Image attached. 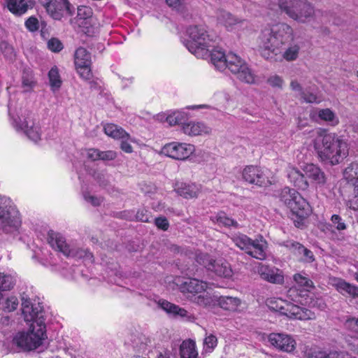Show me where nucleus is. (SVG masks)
I'll return each mask as SVG.
<instances>
[{
  "label": "nucleus",
  "instance_id": "41",
  "mask_svg": "<svg viewBox=\"0 0 358 358\" xmlns=\"http://www.w3.org/2000/svg\"><path fill=\"white\" fill-rule=\"evenodd\" d=\"M318 117L327 122L330 126L335 127L339 123V118L336 114L329 108L321 109L318 111Z\"/></svg>",
  "mask_w": 358,
  "mask_h": 358
},
{
  "label": "nucleus",
  "instance_id": "32",
  "mask_svg": "<svg viewBox=\"0 0 358 358\" xmlns=\"http://www.w3.org/2000/svg\"><path fill=\"white\" fill-rule=\"evenodd\" d=\"M210 60L215 67L222 71L226 69L227 55L222 50L221 48H216L212 50L210 54Z\"/></svg>",
  "mask_w": 358,
  "mask_h": 358
},
{
  "label": "nucleus",
  "instance_id": "28",
  "mask_svg": "<svg viewBox=\"0 0 358 358\" xmlns=\"http://www.w3.org/2000/svg\"><path fill=\"white\" fill-rule=\"evenodd\" d=\"M175 190L185 199H192L197 197L200 192V187L194 183L177 182Z\"/></svg>",
  "mask_w": 358,
  "mask_h": 358
},
{
  "label": "nucleus",
  "instance_id": "21",
  "mask_svg": "<svg viewBox=\"0 0 358 358\" xmlns=\"http://www.w3.org/2000/svg\"><path fill=\"white\" fill-rule=\"evenodd\" d=\"M182 131L190 136L209 134L211 128L202 122H189L182 126Z\"/></svg>",
  "mask_w": 358,
  "mask_h": 358
},
{
  "label": "nucleus",
  "instance_id": "7",
  "mask_svg": "<svg viewBox=\"0 0 358 358\" xmlns=\"http://www.w3.org/2000/svg\"><path fill=\"white\" fill-rule=\"evenodd\" d=\"M226 69L236 76L240 81L254 85L256 83V76L248 66V64L236 54L230 52L227 55Z\"/></svg>",
  "mask_w": 358,
  "mask_h": 358
},
{
  "label": "nucleus",
  "instance_id": "12",
  "mask_svg": "<svg viewBox=\"0 0 358 358\" xmlns=\"http://www.w3.org/2000/svg\"><path fill=\"white\" fill-rule=\"evenodd\" d=\"M74 64L77 73L84 80L92 78L91 53L85 48L80 47L74 53Z\"/></svg>",
  "mask_w": 358,
  "mask_h": 358
},
{
  "label": "nucleus",
  "instance_id": "3",
  "mask_svg": "<svg viewBox=\"0 0 358 358\" xmlns=\"http://www.w3.org/2000/svg\"><path fill=\"white\" fill-rule=\"evenodd\" d=\"M278 197L284 205L290 209L294 225L298 228L301 227L303 220L310 211L308 203L294 189L288 187L280 190Z\"/></svg>",
  "mask_w": 358,
  "mask_h": 358
},
{
  "label": "nucleus",
  "instance_id": "42",
  "mask_svg": "<svg viewBox=\"0 0 358 358\" xmlns=\"http://www.w3.org/2000/svg\"><path fill=\"white\" fill-rule=\"evenodd\" d=\"M300 98L306 103H319L322 101V97L318 94L316 90L307 87L304 90Z\"/></svg>",
  "mask_w": 358,
  "mask_h": 358
},
{
  "label": "nucleus",
  "instance_id": "14",
  "mask_svg": "<svg viewBox=\"0 0 358 358\" xmlns=\"http://www.w3.org/2000/svg\"><path fill=\"white\" fill-rule=\"evenodd\" d=\"M242 178L249 184L259 187L268 186L271 184L264 170L262 168L250 165L246 166L242 171Z\"/></svg>",
  "mask_w": 358,
  "mask_h": 358
},
{
  "label": "nucleus",
  "instance_id": "5",
  "mask_svg": "<svg viewBox=\"0 0 358 358\" xmlns=\"http://www.w3.org/2000/svg\"><path fill=\"white\" fill-rule=\"evenodd\" d=\"M45 338V326L31 324L29 331L17 333L13 343L20 350L28 352L38 348Z\"/></svg>",
  "mask_w": 358,
  "mask_h": 358
},
{
  "label": "nucleus",
  "instance_id": "19",
  "mask_svg": "<svg viewBox=\"0 0 358 358\" xmlns=\"http://www.w3.org/2000/svg\"><path fill=\"white\" fill-rule=\"evenodd\" d=\"M258 273L262 279L271 283L282 284L284 282L282 271L275 267L261 264L258 267Z\"/></svg>",
  "mask_w": 358,
  "mask_h": 358
},
{
  "label": "nucleus",
  "instance_id": "36",
  "mask_svg": "<svg viewBox=\"0 0 358 358\" xmlns=\"http://www.w3.org/2000/svg\"><path fill=\"white\" fill-rule=\"evenodd\" d=\"M334 285L336 289L341 294H348L352 296H358V287L347 282L343 279L335 280Z\"/></svg>",
  "mask_w": 358,
  "mask_h": 358
},
{
  "label": "nucleus",
  "instance_id": "49",
  "mask_svg": "<svg viewBox=\"0 0 358 358\" xmlns=\"http://www.w3.org/2000/svg\"><path fill=\"white\" fill-rule=\"evenodd\" d=\"M19 305L18 299L15 296H8L1 302L2 309L5 312H12L17 309Z\"/></svg>",
  "mask_w": 358,
  "mask_h": 358
},
{
  "label": "nucleus",
  "instance_id": "22",
  "mask_svg": "<svg viewBox=\"0 0 358 358\" xmlns=\"http://www.w3.org/2000/svg\"><path fill=\"white\" fill-rule=\"evenodd\" d=\"M48 241L50 246L62 252L65 256L70 254V246L66 243L62 235L54 231H50L48 235Z\"/></svg>",
  "mask_w": 358,
  "mask_h": 358
},
{
  "label": "nucleus",
  "instance_id": "60",
  "mask_svg": "<svg viewBox=\"0 0 358 358\" xmlns=\"http://www.w3.org/2000/svg\"><path fill=\"white\" fill-rule=\"evenodd\" d=\"M100 157L99 160L110 161L117 157V153L113 150L100 151Z\"/></svg>",
  "mask_w": 358,
  "mask_h": 358
},
{
  "label": "nucleus",
  "instance_id": "1",
  "mask_svg": "<svg viewBox=\"0 0 358 358\" xmlns=\"http://www.w3.org/2000/svg\"><path fill=\"white\" fill-rule=\"evenodd\" d=\"M314 148L320 161L331 166L340 164L348 155L347 141L336 133H320Z\"/></svg>",
  "mask_w": 358,
  "mask_h": 358
},
{
  "label": "nucleus",
  "instance_id": "26",
  "mask_svg": "<svg viewBox=\"0 0 358 358\" xmlns=\"http://www.w3.org/2000/svg\"><path fill=\"white\" fill-rule=\"evenodd\" d=\"M287 178L289 182L299 189L306 190L308 188L309 184L306 177L298 169L289 167Z\"/></svg>",
  "mask_w": 358,
  "mask_h": 358
},
{
  "label": "nucleus",
  "instance_id": "29",
  "mask_svg": "<svg viewBox=\"0 0 358 358\" xmlns=\"http://www.w3.org/2000/svg\"><path fill=\"white\" fill-rule=\"evenodd\" d=\"M218 277L229 278L233 275L231 265L224 259H215L210 271Z\"/></svg>",
  "mask_w": 358,
  "mask_h": 358
},
{
  "label": "nucleus",
  "instance_id": "48",
  "mask_svg": "<svg viewBox=\"0 0 358 358\" xmlns=\"http://www.w3.org/2000/svg\"><path fill=\"white\" fill-rule=\"evenodd\" d=\"M294 280L299 287L303 288L304 290L309 292L313 287V282L306 276L301 273H296L294 275Z\"/></svg>",
  "mask_w": 358,
  "mask_h": 358
},
{
  "label": "nucleus",
  "instance_id": "51",
  "mask_svg": "<svg viewBox=\"0 0 358 358\" xmlns=\"http://www.w3.org/2000/svg\"><path fill=\"white\" fill-rule=\"evenodd\" d=\"M344 327L348 331L358 335V317H348L344 322Z\"/></svg>",
  "mask_w": 358,
  "mask_h": 358
},
{
  "label": "nucleus",
  "instance_id": "6",
  "mask_svg": "<svg viewBox=\"0 0 358 358\" xmlns=\"http://www.w3.org/2000/svg\"><path fill=\"white\" fill-rule=\"evenodd\" d=\"M233 243L248 255L259 260L266 257L267 243L262 236L252 239L243 234H236L231 236Z\"/></svg>",
  "mask_w": 358,
  "mask_h": 358
},
{
  "label": "nucleus",
  "instance_id": "64",
  "mask_svg": "<svg viewBox=\"0 0 358 358\" xmlns=\"http://www.w3.org/2000/svg\"><path fill=\"white\" fill-rule=\"evenodd\" d=\"M100 150L98 149L91 148L87 150V157L88 159L96 161L99 160L100 157Z\"/></svg>",
  "mask_w": 358,
  "mask_h": 358
},
{
  "label": "nucleus",
  "instance_id": "50",
  "mask_svg": "<svg viewBox=\"0 0 358 358\" xmlns=\"http://www.w3.org/2000/svg\"><path fill=\"white\" fill-rule=\"evenodd\" d=\"M186 118L185 113L180 111H175L166 117V122L171 126L180 124Z\"/></svg>",
  "mask_w": 358,
  "mask_h": 358
},
{
  "label": "nucleus",
  "instance_id": "52",
  "mask_svg": "<svg viewBox=\"0 0 358 358\" xmlns=\"http://www.w3.org/2000/svg\"><path fill=\"white\" fill-rule=\"evenodd\" d=\"M217 339L215 335L212 334H210L209 335H206V338H204L203 341V345L206 350L208 349L209 351L210 352L217 346Z\"/></svg>",
  "mask_w": 358,
  "mask_h": 358
},
{
  "label": "nucleus",
  "instance_id": "53",
  "mask_svg": "<svg viewBox=\"0 0 358 358\" xmlns=\"http://www.w3.org/2000/svg\"><path fill=\"white\" fill-rule=\"evenodd\" d=\"M48 48L52 52H59L63 49L64 46L59 39L52 38L48 41Z\"/></svg>",
  "mask_w": 358,
  "mask_h": 358
},
{
  "label": "nucleus",
  "instance_id": "23",
  "mask_svg": "<svg viewBox=\"0 0 358 358\" xmlns=\"http://www.w3.org/2000/svg\"><path fill=\"white\" fill-rule=\"evenodd\" d=\"M72 6L68 0H55L51 8L48 9V13L55 20H60L64 12L71 15L73 13Z\"/></svg>",
  "mask_w": 358,
  "mask_h": 358
},
{
  "label": "nucleus",
  "instance_id": "37",
  "mask_svg": "<svg viewBox=\"0 0 358 358\" xmlns=\"http://www.w3.org/2000/svg\"><path fill=\"white\" fill-rule=\"evenodd\" d=\"M344 178L352 185H358V161L353 162L344 170Z\"/></svg>",
  "mask_w": 358,
  "mask_h": 358
},
{
  "label": "nucleus",
  "instance_id": "2",
  "mask_svg": "<svg viewBox=\"0 0 358 358\" xmlns=\"http://www.w3.org/2000/svg\"><path fill=\"white\" fill-rule=\"evenodd\" d=\"M278 7L282 13L299 24L315 22L317 15L323 14L308 0H278Z\"/></svg>",
  "mask_w": 358,
  "mask_h": 358
},
{
  "label": "nucleus",
  "instance_id": "59",
  "mask_svg": "<svg viewBox=\"0 0 358 358\" xmlns=\"http://www.w3.org/2000/svg\"><path fill=\"white\" fill-rule=\"evenodd\" d=\"M136 218L143 222H149L152 216L146 209H141L136 213Z\"/></svg>",
  "mask_w": 358,
  "mask_h": 358
},
{
  "label": "nucleus",
  "instance_id": "39",
  "mask_svg": "<svg viewBox=\"0 0 358 358\" xmlns=\"http://www.w3.org/2000/svg\"><path fill=\"white\" fill-rule=\"evenodd\" d=\"M158 306L169 314L180 315L182 317H185L187 314L186 310L181 308L178 306L171 303L166 300H159L158 301Z\"/></svg>",
  "mask_w": 358,
  "mask_h": 358
},
{
  "label": "nucleus",
  "instance_id": "44",
  "mask_svg": "<svg viewBox=\"0 0 358 358\" xmlns=\"http://www.w3.org/2000/svg\"><path fill=\"white\" fill-rule=\"evenodd\" d=\"M68 257L83 259L84 261L91 263L94 261L93 255L87 250L82 248H70V254Z\"/></svg>",
  "mask_w": 358,
  "mask_h": 358
},
{
  "label": "nucleus",
  "instance_id": "13",
  "mask_svg": "<svg viewBox=\"0 0 358 358\" xmlns=\"http://www.w3.org/2000/svg\"><path fill=\"white\" fill-rule=\"evenodd\" d=\"M75 24L81 28V31L87 35L95 33L97 29L96 19L93 17L92 9L86 6L78 7Z\"/></svg>",
  "mask_w": 358,
  "mask_h": 358
},
{
  "label": "nucleus",
  "instance_id": "24",
  "mask_svg": "<svg viewBox=\"0 0 358 358\" xmlns=\"http://www.w3.org/2000/svg\"><path fill=\"white\" fill-rule=\"evenodd\" d=\"M217 18L220 24L226 27L227 30H233L238 25L243 24L245 20L239 19L228 11L220 9L217 12Z\"/></svg>",
  "mask_w": 358,
  "mask_h": 358
},
{
  "label": "nucleus",
  "instance_id": "35",
  "mask_svg": "<svg viewBox=\"0 0 358 358\" xmlns=\"http://www.w3.org/2000/svg\"><path fill=\"white\" fill-rule=\"evenodd\" d=\"M181 358H198L196 343L192 340L184 341L180 345Z\"/></svg>",
  "mask_w": 358,
  "mask_h": 358
},
{
  "label": "nucleus",
  "instance_id": "11",
  "mask_svg": "<svg viewBox=\"0 0 358 358\" xmlns=\"http://www.w3.org/2000/svg\"><path fill=\"white\" fill-rule=\"evenodd\" d=\"M22 314L26 322H33L31 324L45 326V313L40 303H33L29 299H22Z\"/></svg>",
  "mask_w": 358,
  "mask_h": 358
},
{
  "label": "nucleus",
  "instance_id": "61",
  "mask_svg": "<svg viewBox=\"0 0 358 358\" xmlns=\"http://www.w3.org/2000/svg\"><path fill=\"white\" fill-rule=\"evenodd\" d=\"M83 196L87 202L90 203L94 206H98L102 202L101 198L90 195L88 193H84Z\"/></svg>",
  "mask_w": 358,
  "mask_h": 358
},
{
  "label": "nucleus",
  "instance_id": "34",
  "mask_svg": "<svg viewBox=\"0 0 358 358\" xmlns=\"http://www.w3.org/2000/svg\"><path fill=\"white\" fill-rule=\"evenodd\" d=\"M104 132L108 136L117 139H129L130 136L122 128L114 124H106L104 127Z\"/></svg>",
  "mask_w": 358,
  "mask_h": 358
},
{
  "label": "nucleus",
  "instance_id": "57",
  "mask_svg": "<svg viewBox=\"0 0 358 358\" xmlns=\"http://www.w3.org/2000/svg\"><path fill=\"white\" fill-rule=\"evenodd\" d=\"M334 227L338 231L346 229V224L343 220L338 215H333L331 219Z\"/></svg>",
  "mask_w": 358,
  "mask_h": 358
},
{
  "label": "nucleus",
  "instance_id": "10",
  "mask_svg": "<svg viewBox=\"0 0 358 358\" xmlns=\"http://www.w3.org/2000/svg\"><path fill=\"white\" fill-rule=\"evenodd\" d=\"M195 152L194 145L186 143L171 142L162 148V153L176 160H187Z\"/></svg>",
  "mask_w": 358,
  "mask_h": 358
},
{
  "label": "nucleus",
  "instance_id": "18",
  "mask_svg": "<svg viewBox=\"0 0 358 358\" xmlns=\"http://www.w3.org/2000/svg\"><path fill=\"white\" fill-rule=\"evenodd\" d=\"M282 315L289 318L301 320H315L316 318L315 314L313 311L287 302L285 303Z\"/></svg>",
  "mask_w": 358,
  "mask_h": 358
},
{
  "label": "nucleus",
  "instance_id": "45",
  "mask_svg": "<svg viewBox=\"0 0 358 358\" xmlns=\"http://www.w3.org/2000/svg\"><path fill=\"white\" fill-rule=\"evenodd\" d=\"M195 260L210 271L215 259L207 253L199 252L196 254Z\"/></svg>",
  "mask_w": 358,
  "mask_h": 358
},
{
  "label": "nucleus",
  "instance_id": "25",
  "mask_svg": "<svg viewBox=\"0 0 358 358\" xmlns=\"http://www.w3.org/2000/svg\"><path fill=\"white\" fill-rule=\"evenodd\" d=\"M303 171L306 176L317 185L324 186L327 183L326 175L319 166L312 164H307Z\"/></svg>",
  "mask_w": 358,
  "mask_h": 358
},
{
  "label": "nucleus",
  "instance_id": "46",
  "mask_svg": "<svg viewBox=\"0 0 358 358\" xmlns=\"http://www.w3.org/2000/svg\"><path fill=\"white\" fill-rule=\"evenodd\" d=\"M22 85L24 92H29L35 87L36 80L31 71H24L22 78Z\"/></svg>",
  "mask_w": 358,
  "mask_h": 358
},
{
  "label": "nucleus",
  "instance_id": "58",
  "mask_svg": "<svg viewBox=\"0 0 358 358\" xmlns=\"http://www.w3.org/2000/svg\"><path fill=\"white\" fill-rule=\"evenodd\" d=\"M25 27L29 31L32 32L38 30L39 28L38 19L33 16L29 17L25 22Z\"/></svg>",
  "mask_w": 358,
  "mask_h": 358
},
{
  "label": "nucleus",
  "instance_id": "30",
  "mask_svg": "<svg viewBox=\"0 0 358 358\" xmlns=\"http://www.w3.org/2000/svg\"><path fill=\"white\" fill-rule=\"evenodd\" d=\"M275 37L280 41V44L282 45L285 41L288 38L293 40L294 30L292 27L287 23H279L272 28H271Z\"/></svg>",
  "mask_w": 358,
  "mask_h": 358
},
{
  "label": "nucleus",
  "instance_id": "8",
  "mask_svg": "<svg viewBox=\"0 0 358 358\" xmlns=\"http://www.w3.org/2000/svg\"><path fill=\"white\" fill-rule=\"evenodd\" d=\"M21 224L19 212L9 199L0 198V227L6 233L17 231Z\"/></svg>",
  "mask_w": 358,
  "mask_h": 358
},
{
  "label": "nucleus",
  "instance_id": "16",
  "mask_svg": "<svg viewBox=\"0 0 358 358\" xmlns=\"http://www.w3.org/2000/svg\"><path fill=\"white\" fill-rule=\"evenodd\" d=\"M268 341L276 350L286 352H293L296 345V342L292 336L283 333L270 334Z\"/></svg>",
  "mask_w": 358,
  "mask_h": 358
},
{
  "label": "nucleus",
  "instance_id": "55",
  "mask_svg": "<svg viewBox=\"0 0 358 358\" xmlns=\"http://www.w3.org/2000/svg\"><path fill=\"white\" fill-rule=\"evenodd\" d=\"M286 303V301L282 299L271 300L268 306L271 309L275 311H279L282 314V310H284L285 308V303Z\"/></svg>",
  "mask_w": 358,
  "mask_h": 358
},
{
  "label": "nucleus",
  "instance_id": "20",
  "mask_svg": "<svg viewBox=\"0 0 358 358\" xmlns=\"http://www.w3.org/2000/svg\"><path fill=\"white\" fill-rule=\"evenodd\" d=\"M207 283L196 278H187L184 280L180 285V289L183 293H189L197 295L203 291L206 290Z\"/></svg>",
  "mask_w": 358,
  "mask_h": 358
},
{
  "label": "nucleus",
  "instance_id": "43",
  "mask_svg": "<svg viewBox=\"0 0 358 358\" xmlns=\"http://www.w3.org/2000/svg\"><path fill=\"white\" fill-rule=\"evenodd\" d=\"M48 78L51 89L53 91L59 90L62 82L57 67L54 66L50 70L48 73Z\"/></svg>",
  "mask_w": 358,
  "mask_h": 358
},
{
  "label": "nucleus",
  "instance_id": "47",
  "mask_svg": "<svg viewBox=\"0 0 358 358\" xmlns=\"http://www.w3.org/2000/svg\"><path fill=\"white\" fill-rule=\"evenodd\" d=\"M15 284L13 276L0 272V291L11 289Z\"/></svg>",
  "mask_w": 358,
  "mask_h": 358
},
{
  "label": "nucleus",
  "instance_id": "9",
  "mask_svg": "<svg viewBox=\"0 0 358 358\" xmlns=\"http://www.w3.org/2000/svg\"><path fill=\"white\" fill-rule=\"evenodd\" d=\"M258 43L260 54L266 59H272L280 53V41L277 39L271 29L262 31Z\"/></svg>",
  "mask_w": 358,
  "mask_h": 358
},
{
  "label": "nucleus",
  "instance_id": "4",
  "mask_svg": "<svg viewBox=\"0 0 358 358\" xmlns=\"http://www.w3.org/2000/svg\"><path fill=\"white\" fill-rule=\"evenodd\" d=\"M188 39L184 43L190 52L198 58L204 59L208 56L209 48L212 47L213 39L204 25H192L187 29Z\"/></svg>",
  "mask_w": 358,
  "mask_h": 358
},
{
  "label": "nucleus",
  "instance_id": "27",
  "mask_svg": "<svg viewBox=\"0 0 358 358\" xmlns=\"http://www.w3.org/2000/svg\"><path fill=\"white\" fill-rule=\"evenodd\" d=\"M191 300L193 303L201 307L212 308L217 304V296L205 290L197 295L194 294L192 296Z\"/></svg>",
  "mask_w": 358,
  "mask_h": 358
},
{
  "label": "nucleus",
  "instance_id": "33",
  "mask_svg": "<svg viewBox=\"0 0 358 358\" xmlns=\"http://www.w3.org/2000/svg\"><path fill=\"white\" fill-rule=\"evenodd\" d=\"M7 8L13 14L20 16L27 13L29 5L27 0H8Z\"/></svg>",
  "mask_w": 358,
  "mask_h": 358
},
{
  "label": "nucleus",
  "instance_id": "62",
  "mask_svg": "<svg viewBox=\"0 0 358 358\" xmlns=\"http://www.w3.org/2000/svg\"><path fill=\"white\" fill-rule=\"evenodd\" d=\"M156 226L164 231H166L169 227V222L166 217H159L155 219Z\"/></svg>",
  "mask_w": 358,
  "mask_h": 358
},
{
  "label": "nucleus",
  "instance_id": "40",
  "mask_svg": "<svg viewBox=\"0 0 358 358\" xmlns=\"http://www.w3.org/2000/svg\"><path fill=\"white\" fill-rule=\"evenodd\" d=\"M301 46L299 43L292 42L282 53V57L287 62H293L297 59Z\"/></svg>",
  "mask_w": 358,
  "mask_h": 358
},
{
  "label": "nucleus",
  "instance_id": "56",
  "mask_svg": "<svg viewBox=\"0 0 358 358\" xmlns=\"http://www.w3.org/2000/svg\"><path fill=\"white\" fill-rule=\"evenodd\" d=\"M353 196L349 199L348 206L355 210H358V185H353Z\"/></svg>",
  "mask_w": 358,
  "mask_h": 358
},
{
  "label": "nucleus",
  "instance_id": "54",
  "mask_svg": "<svg viewBox=\"0 0 358 358\" xmlns=\"http://www.w3.org/2000/svg\"><path fill=\"white\" fill-rule=\"evenodd\" d=\"M267 83L272 87L282 89L284 84V80L280 76L278 75H273L267 79Z\"/></svg>",
  "mask_w": 358,
  "mask_h": 358
},
{
  "label": "nucleus",
  "instance_id": "63",
  "mask_svg": "<svg viewBox=\"0 0 358 358\" xmlns=\"http://www.w3.org/2000/svg\"><path fill=\"white\" fill-rule=\"evenodd\" d=\"M289 87H290V89L292 91L298 92L300 96H301V95L302 94V93L304 91V90L303 89L301 85L296 79H293V80H291L290 84H289Z\"/></svg>",
  "mask_w": 358,
  "mask_h": 358
},
{
  "label": "nucleus",
  "instance_id": "38",
  "mask_svg": "<svg viewBox=\"0 0 358 358\" xmlns=\"http://www.w3.org/2000/svg\"><path fill=\"white\" fill-rule=\"evenodd\" d=\"M211 220L217 224L219 226H223L226 227H233L234 228H238V223L234 219L228 217L224 212H220L217 215L211 217Z\"/></svg>",
  "mask_w": 358,
  "mask_h": 358
},
{
  "label": "nucleus",
  "instance_id": "17",
  "mask_svg": "<svg viewBox=\"0 0 358 358\" xmlns=\"http://www.w3.org/2000/svg\"><path fill=\"white\" fill-rule=\"evenodd\" d=\"M283 245L301 262L312 263L315 261L313 252L299 242L287 241L283 243Z\"/></svg>",
  "mask_w": 358,
  "mask_h": 358
},
{
  "label": "nucleus",
  "instance_id": "15",
  "mask_svg": "<svg viewBox=\"0 0 358 358\" xmlns=\"http://www.w3.org/2000/svg\"><path fill=\"white\" fill-rule=\"evenodd\" d=\"M19 121L14 120L13 126L16 129H20L26 134L29 139L37 143L41 140V131L38 124L36 123L31 117L28 115L24 117L23 120L21 117H18Z\"/></svg>",
  "mask_w": 358,
  "mask_h": 358
},
{
  "label": "nucleus",
  "instance_id": "31",
  "mask_svg": "<svg viewBox=\"0 0 358 358\" xmlns=\"http://www.w3.org/2000/svg\"><path fill=\"white\" fill-rule=\"evenodd\" d=\"M217 304L222 309L230 311H238L240 310L241 301L237 297L222 296L217 297Z\"/></svg>",
  "mask_w": 358,
  "mask_h": 358
}]
</instances>
